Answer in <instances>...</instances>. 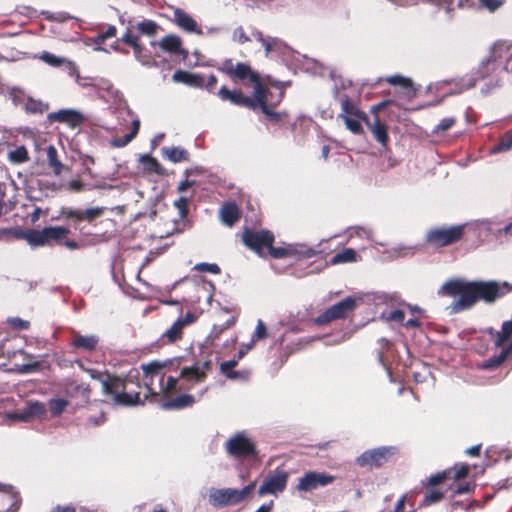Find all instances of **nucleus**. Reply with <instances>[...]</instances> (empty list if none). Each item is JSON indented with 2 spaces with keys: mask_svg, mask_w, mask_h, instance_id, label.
I'll use <instances>...</instances> for the list:
<instances>
[{
  "mask_svg": "<svg viewBox=\"0 0 512 512\" xmlns=\"http://www.w3.org/2000/svg\"><path fill=\"white\" fill-rule=\"evenodd\" d=\"M511 289L512 286L507 282L451 279L441 286L438 294L450 297L459 296L447 308L451 314H456L472 308L478 300L487 303L494 302L497 298L510 292Z\"/></svg>",
  "mask_w": 512,
  "mask_h": 512,
  "instance_id": "obj_1",
  "label": "nucleus"
},
{
  "mask_svg": "<svg viewBox=\"0 0 512 512\" xmlns=\"http://www.w3.org/2000/svg\"><path fill=\"white\" fill-rule=\"evenodd\" d=\"M76 363L81 369L88 371L91 378L101 382L103 393L109 395L115 404L134 406L144 403L140 399L139 392L129 389V385L133 383V375L131 372L126 378L111 376L109 374L104 377L95 370L85 369L81 360H77Z\"/></svg>",
  "mask_w": 512,
  "mask_h": 512,
  "instance_id": "obj_2",
  "label": "nucleus"
},
{
  "mask_svg": "<svg viewBox=\"0 0 512 512\" xmlns=\"http://www.w3.org/2000/svg\"><path fill=\"white\" fill-rule=\"evenodd\" d=\"M502 72L512 73V44L497 42L490 51L488 58L483 60L479 67L481 78Z\"/></svg>",
  "mask_w": 512,
  "mask_h": 512,
  "instance_id": "obj_3",
  "label": "nucleus"
},
{
  "mask_svg": "<svg viewBox=\"0 0 512 512\" xmlns=\"http://www.w3.org/2000/svg\"><path fill=\"white\" fill-rule=\"evenodd\" d=\"M224 449L230 458L238 461L251 460L258 455L256 443L246 431L231 435L225 441Z\"/></svg>",
  "mask_w": 512,
  "mask_h": 512,
  "instance_id": "obj_4",
  "label": "nucleus"
},
{
  "mask_svg": "<svg viewBox=\"0 0 512 512\" xmlns=\"http://www.w3.org/2000/svg\"><path fill=\"white\" fill-rule=\"evenodd\" d=\"M162 365L157 362L142 365L144 384L151 394L169 393L176 389L178 378L168 376L166 381L162 373Z\"/></svg>",
  "mask_w": 512,
  "mask_h": 512,
  "instance_id": "obj_5",
  "label": "nucleus"
},
{
  "mask_svg": "<svg viewBox=\"0 0 512 512\" xmlns=\"http://www.w3.org/2000/svg\"><path fill=\"white\" fill-rule=\"evenodd\" d=\"M256 487V482H252L242 489L222 488L211 489L209 493V502L215 507H226L237 505L247 499Z\"/></svg>",
  "mask_w": 512,
  "mask_h": 512,
  "instance_id": "obj_6",
  "label": "nucleus"
},
{
  "mask_svg": "<svg viewBox=\"0 0 512 512\" xmlns=\"http://www.w3.org/2000/svg\"><path fill=\"white\" fill-rule=\"evenodd\" d=\"M465 234V226L456 225L451 227L435 228L426 235L429 244L443 247L457 242Z\"/></svg>",
  "mask_w": 512,
  "mask_h": 512,
  "instance_id": "obj_7",
  "label": "nucleus"
},
{
  "mask_svg": "<svg viewBox=\"0 0 512 512\" xmlns=\"http://www.w3.org/2000/svg\"><path fill=\"white\" fill-rule=\"evenodd\" d=\"M356 308V298L348 296L326 309L315 318L317 325L327 324L331 321L346 318Z\"/></svg>",
  "mask_w": 512,
  "mask_h": 512,
  "instance_id": "obj_8",
  "label": "nucleus"
},
{
  "mask_svg": "<svg viewBox=\"0 0 512 512\" xmlns=\"http://www.w3.org/2000/svg\"><path fill=\"white\" fill-rule=\"evenodd\" d=\"M289 474L287 471L281 468H276L270 472L258 489L259 496L275 495L282 493L288 482Z\"/></svg>",
  "mask_w": 512,
  "mask_h": 512,
  "instance_id": "obj_9",
  "label": "nucleus"
},
{
  "mask_svg": "<svg viewBox=\"0 0 512 512\" xmlns=\"http://www.w3.org/2000/svg\"><path fill=\"white\" fill-rule=\"evenodd\" d=\"M243 243L257 254L262 255L268 245L273 244L274 235L268 230L245 229L242 234Z\"/></svg>",
  "mask_w": 512,
  "mask_h": 512,
  "instance_id": "obj_10",
  "label": "nucleus"
},
{
  "mask_svg": "<svg viewBox=\"0 0 512 512\" xmlns=\"http://www.w3.org/2000/svg\"><path fill=\"white\" fill-rule=\"evenodd\" d=\"M395 447H379L363 452L356 458V463L361 467H380L386 463L393 454Z\"/></svg>",
  "mask_w": 512,
  "mask_h": 512,
  "instance_id": "obj_11",
  "label": "nucleus"
},
{
  "mask_svg": "<svg viewBox=\"0 0 512 512\" xmlns=\"http://www.w3.org/2000/svg\"><path fill=\"white\" fill-rule=\"evenodd\" d=\"M334 480L335 477L332 475L310 471L299 478L296 489L299 492H311L331 484Z\"/></svg>",
  "mask_w": 512,
  "mask_h": 512,
  "instance_id": "obj_12",
  "label": "nucleus"
},
{
  "mask_svg": "<svg viewBox=\"0 0 512 512\" xmlns=\"http://www.w3.org/2000/svg\"><path fill=\"white\" fill-rule=\"evenodd\" d=\"M269 254L276 259L284 258L287 256H298L299 258H312L316 255L313 248L307 247L303 244H288L284 247H273L268 245Z\"/></svg>",
  "mask_w": 512,
  "mask_h": 512,
  "instance_id": "obj_13",
  "label": "nucleus"
},
{
  "mask_svg": "<svg viewBox=\"0 0 512 512\" xmlns=\"http://www.w3.org/2000/svg\"><path fill=\"white\" fill-rule=\"evenodd\" d=\"M219 97L224 101H229L234 105L247 107L252 110L257 109L258 98L245 96L239 90H229L226 86H222L218 91Z\"/></svg>",
  "mask_w": 512,
  "mask_h": 512,
  "instance_id": "obj_14",
  "label": "nucleus"
},
{
  "mask_svg": "<svg viewBox=\"0 0 512 512\" xmlns=\"http://www.w3.org/2000/svg\"><path fill=\"white\" fill-rule=\"evenodd\" d=\"M212 365L211 360L197 362L191 367H184L180 377L193 384L200 383L206 379L207 374L212 370Z\"/></svg>",
  "mask_w": 512,
  "mask_h": 512,
  "instance_id": "obj_15",
  "label": "nucleus"
},
{
  "mask_svg": "<svg viewBox=\"0 0 512 512\" xmlns=\"http://www.w3.org/2000/svg\"><path fill=\"white\" fill-rule=\"evenodd\" d=\"M48 119L52 122H60L67 124L70 128H77L84 122V115L74 109H60L48 115Z\"/></svg>",
  "mask_w": 512,
  "mask_h": 512,
  "instance_id": "obj_16",
  "label": "nucleus"
},
{
  "mask_svg": "<svg viewBox=\"0 0 512 512\" xmlns=\"http://www.w3.org/2000/svg\"><path fill=\"white\" fill-rule=\"evenodd\" d=\"M72 333L73 336L70 345L74 350L92 353L97 349L100 340L98 335H83L74 330Z\"/></svg>",
  "mask_w": 512,
  "mask_h": 512,
  "instance_id": "obj_17",
  "label": "nucleus"
},
{
  "mask_svg": "<svg viewBox=\"0 0 512 512\" xmlns=\"http://www.w3.org/2000/svg\"><path fill=\"white\" fill-rule=\"evenodd\" d=\"M174 21L176 25L188 33L203 35L202 29L198 26L197 22L183 9L176 8L173 12Z\"/></svg>",
  "mask_w": 512,
  "mask_h": 512,
  "instance_id": "obj_18",
  "label": "nucleus"
},
{
  "mask_svg": "<svg viewBox=\"0 0 512 512\" xmlns=\"http://www.w3.org/2000/svg\"><path fill=\"white\" fill-rule=\"evenodd\" d=\"M105 211L104 207H91L87 208L85 210H79V209H66L63 214L66 215L69 219H75L77 221H88L92 222L96 218L103 215Z\"/></svg>",
  "mask_w": 512,
  "mask_h": 512,
  "instance_id": "obj_19",
  "label": "nucleus"
},
{
  "mask_svg": "<svg viewBox=\"0 0 512 512\" xmlns=\"http://www.w3.org/2000/svg\"><path fill=\"white\" fill-rule=\"evenodd\" d=\"M158 45L165 52L179 54L183 59L188 57V51L182 48L181 38L177 35L170 34L163 37L158 42Z\"/></svg>",
  "mask_w": 512,
  "mask_h": 512,
  "instance_id": "obj_20",
  "label": "nucleus"
},
{
  "mask_svg": "<svg viewBox=\"0 0 512 512\" xmlns=\"http://www.w3.org/2000/svg\"><path fill=\"white\" fill-rule=\"evenodd\" d=\"M254 96L258 98L257 108H260L267 117L275 122L281 120V114L274 112L270 107V101L267 99L265 87L263 85H258L254 88Z\"/></svg>",
  "mask_w": 512,
  "mask_h": 512,
  "instance_id": "obj_21",
  "label": "nucleus"
},
{
  "mask_svg": "<svg viewBox=\"0 0 512 512\" xmlns=\"http://www.w3.org/2000/svg\"><path fill=\"white\" fill-rule=\"evenodd\" d=\"M505 0H458L457 7L459 8H475L483 7L490 12L496 11L500 8Z\"/></svg>",
  "mask_w": 512,
  "mask_h": 512,
  "instance_id": "obj_22",
  "label": "nucleus"
},
{
  "mask_svg": "<svg viewBox=\"0 0 512 512\" xmlns=\"http://www.w3.org/2000/svg\"><path fill=\"white\" fill-rule=\"evenodd\" d=\"M231 77L239 80L249 79L251 83L255 84L254 88L262 85L259 75L252 71L250 66L245 63H237Z\"/></svg>",
  "mask_w": 512,
  "mask_h": 512,
  "instance_id": "obj_23",
  "label": "nucleus"
},
{
  "mask_svg": "<svg viewBox=\"0 0 512 512\" xmlns=\"http://www.w3.org/2000/svg\"><path fill=\"white\" fill-rule=\"evenodd\" d=\"M172 79L174 82H181L189 86L204 87V78L199 74L178 70L173 74Z\"/></svg>",
  "mask_w": 512,
  "mask_h": 512,
  "instance_id": "obj_24",
  "label": "nucleus"
},
{
  "mask_svg": "<svg viewBox=\"0 0 512 512\" xmlns=\"http://www.w3.org/2000/svg\"><path fill=\"white\" fill-rule=\"evenodd\" d=\"M240 218V211L234 202L226 203L220 209V219L223 224L231 227Z\"/></svg>",
  "mask_w": 512,
  "mask_h": 512,
  "instance_id": "obj_25",
  "label": "nucleus"
},
{
  "mask_svg": "<svg viewBox=\"0 0 512 512\" xmlns=\"http://www.w3.org/2000/svg\"><path fill=\"white\" fill-rule=\"evenodd\" d=\"M462 225L465 226V233H473L478 238L486 237L491 231V222L487 219L475 220Z\"/></svg>",
  "mask_w": 512,
  "mask_h": 512,
  "instance_id": "obj_26",
  "label": "nucleus"
},
{
  "mask_svg": "<svg viewBox=\"0 0 512 512\" xmlns=\"http://www.w3.org/2000/svg\"><path fill=\"white\" fill-rule=\"evenodd\" d=\"M335 97L339 100L341 104L342 112L340 114L345 115H354V116H364L365 113L361 112L355 103L349 98L346 94H341L338 90H335Z\"/></svg>",
  "mask_w": 512,
  "mask_h": 512,
  "instance_id": "obj_27",
  "label": "nucleus"
},
{
  "mask_svg": "<svg viewBox=\"0 0 512 512\" xmlns=\"http://www.w3.org/2000/svg\"><path fill=\"white\" fill-rule=\"evenodd\" d=\"M182 322L176 320L160 337L162 344H171L182 337Z\"/></svg>",
  "mask_w": 512,
  "mask_h": 512,
  "instance_id": "obj_28",
  "label": "nucleus"
},
{
  "mask_svg": "<svg viewBox=\"0 0 512 512\" xmlns=\"http://www.w3.org/2000/svg\"><path fill=\"white\" fill-rule=\"evenodd\" d=\"M195 402V399L192 395L183 394L177 396L176 398L164 402L161 407L165 410H174V409H182L184 407L190 406Z\"/></svg>",
  "mask_w": 512,
  "mask_h": 512,
  "instance_id": "obj_29",
  "label": "nucleus"
},
{
  "mask_svg": "<svg viewBox=\"0 0 512 512\" xmlns=\"http://www.w3.org/2000/svg\"><path fill=\"white\" fill-rule=\"evenodd\" d=\"M0 491L10 499V507L7 512H16L19 509L21 497L18 491L11 485L0 484Z\"/></svg>",
  "mask_w": 512,
  "mask_h": 512,
  "instance_id": "obj_30",
  "label": "nucleus"
},
{
  "mask_svg": "<svg viewBox=\"0 0 512 512\" xmlns=\"http://www.w3.org/2000/svg\"><path fill=\"white\" fill-rule=\"evenodd\" d=\"M368 126L374 136V138L381 143L382 145H386L388 141V134L386 125L383 124L377 117L373 121V123H368Z\"/></svg>",
  "mask_w": 512,
  "mask_h": 512,
  "instance_id": "obj_31",
  "label": "nucleus"
},
{
  "mask_svg": "<svg viewBox=\"0 0 512 512\" xmlns=\"http://www.w3.org/2000/svg\"><path fill=\"white\" fill-rule=\"evenodd\" d=\"M386 81L391 85H399L404 90L407 97H413L415 90L412 81L400 75H392L386 78Z\"/></svg>",
  "mask_w": 512,
  "mask_h": 512,
  "instance_id": "obj_32",
  "label": "nucleus"
},
{
  "mask_svg": "<svg viewBox=\"0 0 512 512\" xmlns=\"http://www.w3.org/2000/svg\"><path fill=\"white\" fill-rule=\"evenodd\" d=\"M24 238L33 247L48 245L45 228L42 230H28L25 232Z\"/></svg>",
  "mask_w": 512,
  "mask_h": 512,
  "instance_id": "obj_33",
  "label": "nucleus"
},
{
  "mask_svg": "<svg viewBox=\"0 0 512 512\" xmlns=\"http://www.w3.org/2000/svg\"><path fill=\"white\" fill-rule=\"evenodd\" d=\"M47 154V163L49 167L53 170L55 175H60L64 165L62 162L58 159V152L57 149L53 145H49L46 149Z\"/></svg>",
  "mask_w": 512,
  "mask_h": 512,
  "instance_id": "obj_34",
  "label": "nucleus"
},
{
  "mask_svg": "<svg viewBox=\"0 0 512 512\" xmlns=\"http://www.w3.org/2000/svg\"><path fill=\"white\" fill-rule=\"evenodd\" d=\"M139 128H140V121H139V119H134L132 121V131L130 133L125 134L123 138H120V137L112 138L110 143L114 147H124V146H126L137 135V133L139 131Z\"/></svg>",
  "mask_w": 512,
  "mask_h": 512,
  "instance_id": "obj_35",
  "label": "nucleus"
},
{
  "mask_svg": "<svg viewBox=\"0 0 512 512\" xmlns=\"http://www.w3.org/2000/svg\"><path fill=\"white\" fill-rule=\"evenodd\" d=\"M163 155L173 163H178L188 159V152L181 147H164Z\"/></svg>",
  "mask_w": 512,
  "mask_h": 512,
  "instance_id": "obj_36",
  "label": "nucleus"
},
{
  "mask_svg": "<svg viewBox=\"0 0 512 512\" xmlns=\"http://www.w3.org/2000/svg\"><path fill=\"white\" fill-rule=\"evenodd\" d=\"M339 118H342L344 121V124L348 130H350L354 134H359L362 132V125L360 123V120H365L366 115L364 116H354V115H345V114H339Z\"/></svg>",
  "mask_w": 512,
  "mask_h": 512,
  "instance_id": "obj_37",
  "label": "nucleus"
},
{
  "mask_svg": "<svg viewBox=\"0 0 512 512\" xmlns=\"http://www.w3.org/2000/svg\"><path fill=\"white\" fill-rule=\"evenodd\" d=\"M8 161L18 165L29 161V154L25 146L21 145L8 152Z\"/></svg>",
  "mask_w": 512,
  "mask_h": 512,
  "instance_id": "obj_38",
  "label": "nucleus"
},
{
  "mask_svg": "<svg viewBox=\"0 0 512 512\" xmlns=\"http://www.w3.org/2000/svg\"><path fill=\"white\" fill-rule=\"evenodd\" d=\"M23 107L25 111L30 114H42L49 108L47 103H44L41 100L33 99L31 97H28L25 100Z\"/></svg>",
  "mask_w": 512,
  "mask_h": 512,
  "instance_id": "obj_39",
  "label": "nucleus"
},
{
  "mask_svg": "<svg viewBox=\"0 0 512 512\" xmlns=\"http://www.w3.org/2000/svg\"><path fill=\"white\" fill-rule=\"evenodd\" d=\"M357 259V254L354 249L352 248H345L342 251L336 253L331 258V263L336 264H342V263H351L355 262Z\"/></svg>",
  "mask_w": 512,
  "mask_h": 512,
  "instance_id": "obj_40",
  "label": "nucleus"
},
{
  "mask_svg": "<svg viewBox=\"0 0 512 512\" xmlns=\"http://www.w3.org/2000/svg\"><path fill=\"white\" fill-rule=\"evenodd\" d=\"M47 236V244H50L51 240L60 241L69 234V229L61 226H51L45 228Z\"/></svg>",
  "mask_w": 512,
  "mask_h": 512,
  "instance_id": "obj_41",
  "label": "nucleus"
},
{
  "mask_svg": "<svg viewBox=\"0 0 512 512\" xmlns=\"http://www.w3.org/2000/svg\"><path fill=\"white\" fill-rule=\"evenodd\" d=\"M443 497H444L443 491H440L439 489H435V488L431 487V489H429L425 493L424 498L420 503V506L421 507L430 506V505L435 504V503L439 502L440 500H442Z\"/></svg>",
  "mask_w": 512,
  "mask_h": 512,
  "instance_id": "obj_42",
  "label": "nucleus"
},
{
  "mask_svg": "<svg viewBox=\"0 0 512 512\" xmlns=\"http://www.w3.org/2000/svg\"><path fill=\"white\" fill-rule=\"evenodd\" d=\"M512 148V129L503 134L497 145L491 148V153L506 152Z\"/></svg>",
  "mask_w": 512,
  "mask_h": 512,
  "instance_id": "obj_43",
  "label": "nucleus"
},
{
  "mask_svg": "<svg viewBox=\"0 0 512 512\" xmlns=\"http://www.w3.org/2000/svg\"><path fill=\"white\" fill-rule=\"evenodd\" d=\"M136 29L142 35L154 36L157 33L159 26L152 20H143L136 24Z\"/></svg>",
  "mask_w": 512,
  "mask_h": 512,
  "instance_id": "obj_44",
  "label": "nucleus"
},
{
  "mask_svg": "<svg viewBox=\"0 0 512 512\" xmlns=\"http://www.w3.org/2000/svg\"><path fill=\"white\" fill-rule=\"evenodd\" d=\"M39 58L51 67H61L65 63V57L57 56L48 51L42 52Z\"/></svg>",
  "mask_w": 512,
  "mask_h": 512,
  "instance_id": "obj_45",
  "label": "nucleus"
},
{
  "mask_svg": "<svg viewBox=\"0 0 512 512\" xmlns=\"http://www.w3.org/2000/svg\"><path fill=\"white\" fill-rule=\"evenodd\" d=\"M69 402L61 398H53L48 402L50 412L53 416H59L63 413Z\"/></svg>",
  "mask_w": 512,
  "mask_h": 512,
  "instance_id": "obj_46",
  "label": "nucleus"
},
{
  "mask_svg": "<svg viewBox=\"0 0 512 512\" xmlns=\"http://www.w3.org/2000/svg\"><path fill=\"white\" fill-rule=\"evenodd\" d=\"M100 97L105 98L106 96L116 97L117 91L113 85L107 80H101L98 84H95Z\"/></svg>",
  "mask_w": 512,
  "mask_h": 512,
  "instance_id": "obj_47",
  "label": "nucleus"
},
{
  "mask_svg": "<svg viewBox=\"0 0 512 512\" xmlns=\"http://www.w3.org/2000/svg\"><path fill=\"white\" fill-rule=\"evenodd\" d=\"M252 36L262 44V46L265 49L266 56H269L273 53V46H272V37L267 36L265 37L261 31L254 30L252 32Z\"/></svg>",
  "mask_w": 512,
  "mask_h": 512,
  "instance_id": "obj_48",
  "label": "nucleus"
},
{
  "mask_svg": "<svg viewBox=\"0 0 512 512\" xmlns=\"http://www.w3.org/2000/svg\"><path fill=\"white\" fill-rule=\"evenodd\" d=\"M425 2L431 4L436 7L438 10H443L447 15L450 14L451 11L454 10L457 3H454V0H424Z\"/></svg>",
  "mask_w": 512,
  "mask_h": 512,
  "instance_id": "obj_49",
  "label": "nucleus"
},
{
  "mask_svg": "<svg viewBox=\"0 0 512 512\" xmlns=\"http://www.w3.org/2000/svg\"><path fill=\"white\" fill-rule=\"evenodd\" d=\"M28 413L32 419L34 418H42L45 414V405L38 401H30L27 403Z\"/></svg>",
  "mask_w": 512,
  "mask_h": 512,
  "instance_id": "obj_50",
  "label": "nucleus"
},
{
  "mask_svg": "<svg viewBox=\"0 0 512 512\" xmlns=\"http://www.w3.org/2000/svg\"><path fill=\"white\" fill-rule=\"evenodd\" d=\"M451 475V471L443 470L441 472H437L434 475H431L427 480V487H433L442 483L444 480L449 479Z\"/></svg>",
  "mask_w": 512,
  "mask_h": 512,
  "instance_id": "obj_51",
  "label": "nucleus"
},
{
  "mask_svg": "<svg viewBox=\"0 0 512 512\" xmlns=\"http://www.w3.org/2000/svg\"><path fill=\"white\" fill-rule=\"evenodd\" d=\"M132 49L137 61H139L142 65L149 64V55L139 42L137 43V47L133 46Z\"/></svg>",
  "mask_w": 512,
  "mask_h": 512,
  "instance_id": "obj_52",
  "label": "nucleus"
},
{
  "mask_svg": "<svg viewBox=\"0 0 512 512\" xmlns=\"http://www.w3.org/2000/svg\"><path fill=\"white\" fill-rule=\"evenodd\" d=\"M267 99L270 101V107L274 108L277 106L284 97V90L282 88H278L277 92L274 93L265 88Z\"/></svg>",
  "mask_w": 512,
  "mask_h": 512,
  "instance_id": "obj_53",
  "label": "nucleus"
},
{
  "mask_svg": "<svg viewBox=\"0 0 512 512\" xmlns=\"http://www.w3.org/2000/svg\"><path fill=\"white\" fill-rule=\"evenodd\" d=\"M194 269L200 272H208L211 274H219L220 273V267L217 264L214 263H198L194 266Z\"/></svg>",
  "mask_w": 512,
  "mask_h": 512,
  "instance_id": "obj_54",
  "label": "nucleus"
},
{
  "mask_svg": "<svg viewBox=\"0 0 512 512\" xmlns=\"http://www.w3.org/2000/svg\"><path fill=\"white\" fill-rule=\"evenodd\" d=\"M174 206L178 210L179 217L181 219L186 218L188 214V199L185 197H180L179 199L175 200Z\"/></svg>",
  "mask_w": 512,
  "mask_h": 512,
  "instance_id": "obj_55",
  "label": "nucleus"
},
{
  "mask_svg": "<svg viewBox=\"0 0 512 512\" xmlns=\"http://www.w3.org/2000/svg\"><path fill=\"white\" fill-rule=\"evenodd\" d=\"M8 417L11 420L22 421V422H29L32 420L30 413H28L27 406L22 410H19V411L9 414Z\"/></svg>",
  "mask_w": 512,
  "mask_h": 512,
  "instance_id": "obj_56",
  "label": "nucleus"
},
{
  "mask_svg": "<svg viewBox=\"0 0 512 512\" xmlns=\"http://www.w3.org/2000/svg\"><path fill=\"white\" fill-rule=\"evenodd\" d=\"M447 471H451V475L449 479L458 480L461 478H464L468 474V466L462 465L460 467H453L450 469H447Z\"/></svg>",
  "mask_w": 512,
  "mask_h": 512,
  "instance_id": "obj_57",
  "label": "nucleus"
},
{
  "mask_svg": "<svg viewBox=\"0 0 512 512\" xmlns=\"http://www.w3.org/2000/svg\"><path fill=\"white\" fill-rule=\"evenodd\" d=\"M416 247L414 246H405L398 245L393 248V252L397 257H404L408 255H413L415 253Z\"/></svg>",
  "mask_w": 512,
  "mask_h": 512,
  "instance_id": "obj_58",
  "label": "nucleus"
},
{
  "mask_svg": "<svg viewBox=\"0 0 512 512\" xmlns=\"http://www.w3.org/2000/svg\"><path fill=\"white\" fill-rule=\"evenodd\" d=\"M273 53L284 55L288 50V46L279 38L272 37Z\"/></svg>",
  "mask_w": 512,
  "mask_h": 512,
  "instance_id": "obj_59",
  "label": "nucleus"
},
{
  "mask_svg": "<svg viewBox=\"0 0 512 512\" xmlns=\"http://www.w3.org/2000/svg\"><path fill=\"white\" fill-rule=\"evenodd\" d=\"M61 67H63L64 71L71 77L76 78L77 75H79L77 65L67 58H65V63H63Z\"/></svg>",
  "mask_w": 512,
  "mask_h": 512,
  "instance_id": "obj_60",
  "label": "nucleus"
},
{
  "mask_svg": "<svg viewBox=\"0 0 512 512\" xmlns=\"http://www.w3.org/2000/svg\"><path fill=\"white\" fill-rule=\"evenodd\" d=\"M120 41L123 43L133 47H137V43L139 42V37L136 35H133L130 29H127L126 32L122 35Z\"/></svg>",
  "mask_w": 512,
  "mask_h": 512,
  "instance_id": "obj_61",
  "label": "nucleus"
},
{
  "mask_svg": "<svg viewBox=\"0 0 512 512\" xmlns=\"http://www.w3.org/2000/svg\"><path fill=\"white\" fill-rule=\"evenodd\" d=\"M455 124L454 117H446L443 118L439 124L434 128V132L446 131L450 129Z\"/></svg>",
  "mask_w": 512,
  "mask_h": 512,
  "instance_id": "obj_62",
  "label": "nucleus"
},
{
  "mask_svg": "<svg viewBox=\"0 0 512 512\" xmlns=\"http://www.w3.org/2000/svg\"><path fill=\"white\" fill-rule=\"evenodd\" d=\"M8 323L11 327L17 330H26L29 328V322L19 317H12L8 319Z\"/></svg>",
  "mask_w": 512,
  "mask_h": 512,
  "instance_id": "obj_63",
  "label": "nucleus"
},
{
  "mask_svg": "<svg viewBox=\"0 0 512 512\" xmlns=\"http://www.w3.org/2000/svg\"><path fill=\"white\" fill-rule=\"evenodd\" d=\"M232 39L240 44L250 41V38L245 34L241 26L233 31Z\"/></svg>",
  "mask_w": 512,
  "mask_h": 512,
  "instance_id": "obj_64",
  "label": "nucleus"
}]
</instances>
